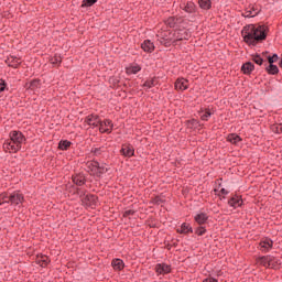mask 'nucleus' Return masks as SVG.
<instances>
[{
  "mask_svg": "<svg viewBox=\"0 0 282 282\" xmlns=\"http://www.w3.org/2000/svg\"><path fill=\"white\" fill-rule=\"evenodd\" d=\"M25 142V137L21 131L13 130L10 132V141H7L4 143V148L8 149V151H13V153H17V151L21 150V144Z\"/></svg>",
  "mask_w": 282,
  "mask_h": 282,
  "instance_id": "nucleus-1",
  "label": "nucleus"
},
{
  "mask_svg": "<svg viewBox=\"0 0 282 282\" xmlns=\"http://www.w3.org/2000/svg\"><path fill=\"white\" fill-rule=\"evenodd\" d=\"M269 32L265 24H248L242 29V36H265Z\"/></svg>",
  "mask_w": 282,
  "mask_h": 282,
  "instance_id": "nucleus-2",
  "label": "nucleus"
},
{
  "mask_svg": "<svg viewBox=\"0 0 282 282\" xmlns=\"http://www.w3.org/2000/svg\"><path fill=\"white\" fill-rule=\"evenodd\" d=\"M260 12L261 8L259 4H249L248 8H246L242 12V17L246 19H253V17H257Z\"/></svg>",
  "mask_w": 282,
  "mask_h": 282,
  "instance_id": "nucleus-3",
  "label": "nucleus"
},
{
  "mask_svg": "<svg viewBox=\"0 0 282 282\" xmlns=\"http://www.w3.org/2000/svg\"><path fill=\"white\" fill-rule=\"evenodd\" d=\"M4 202H7L8 204H12L13 206H19V204H23L24 197L21 192H13L9 194V199Z\"/></svg>",
  "mask_w": 282,
  "mask_h": 282,
  "instance_id": "nucleus-4",
  "label": "nucleus"
},
{
  "mask_svg": "<svg viewBox=\"0 0 282 282\" xmlns=\"http://www.w3.org/2000/svg\"><path fill=\"white\" fill-rule=\"evenodd\" d=\"M181 10H184V12H186L187 14H193V17H197V6L193 1L182 3Z\"/></svg>",
  "mask_w": 282,
  "mask_h": 282,
  "instance_id": "nucleus-5",
  "label": "nucleus"
},
{
  "mask_svg": "<svg viewBox=\"0 0 282 282\" xmlns=\"http://www.w3.org/2000/svg\"><path fill=\"white\" fill-rule=\"evenodd\" d=\"M99 131L100 133H111V131H113V123L111 122V120H101L99 122Z\"/></svg>",
  "mask_w": 282,
  "mask_h": 282,
  "instance_id": "nucleus-6",
  "label": "nucleus"
},
{
  "mask_svg": "<svg viewBox=\"0 0 282 282\" xmlns=\"http://www.w3.org/2000/svg\"><path fill=\"white\" fill-rule=\"evenodd\" d=\"M120 153L124 158H133V155L135 154V149H133V145H131V144H124V145H122Z\"/></svg>",
  "mask_w": 282,
  "mask_h": 282,
  "instance_id": "nucleus-7",
  "label": "nucleus"
},
{
  "mask_svg": "<svg viewBox=\"0 0 282 282\" xmlns=\"http://www.w3.org/2000/svg\"><path fill=\"white\" fill-rule=\"evenodd\" d=\"M259 246L262 252H270V249L272 246H274V242L270 238H264L260 241Z\"/></svg>",
  "mask_w": 282,
  "mask_h": 282,
  "instance_id": "nucleus-8",
  "label": "nucleus"
},
{
  "mask_svg": "<svg viewBox=\"0 0 282 282\" xmlns=\"http://www.w3.org/2000/svg\"><path fill=\"white\" fill-rule=\"evenodd\" d=\"M100 117L96 115H89L86 117L85 122L89 124V127H100Z\"/></svg>",
  "mask_w": 282,
  "mask_h": 282,
  "instance_id": "nucleus-9",
  "label": "nucleus"
},
{
  "mask_svg": "<svg viewBox=\"0 0 282 282\" xmlns=\"http://www.w3.org/2000/svg\"><path fill=\"white\" fill-rule=\"evenodd\" d=\"M188 89V82L185 78H178L175 82L176 91H186Z\"/></svg>",
  "mask_w": 282,
  "mask_h": 282,
  "instance_id": "nucleus-10",
  "label": "nucleus"
},
{
  "mask_svg": "<svg viewBox=\"0 0 282 282\" xmlns=\"http://www.w3.org/2000/svg\"><path fill=\"white\" fill-rule=\"evenodd\" d=\"M155 272L156 274H170L171 272V265L166 264V263H159L155 265Z\"/></svg>",
  "mask_w": 282,
  "mask_h": 282,
  "instance_id": "nucleus-11",
  "label": "nucleus"
},
{
  "mask_svg": "<svg viewBox=\"0 0 282 282\" xmlns=\"http://www.w3.org/2000/svg\"><path fill=\"white\" fill-rule=\"evenodd\" d=\"M91 171L96 173V175H102V173H107L108 169L105 165H100L98 162H94Z\"/></svg>",
  "mask_w": 282,
  "mask_h": 282,
  "instance_id": "nucleus-12",
  "label": "nucleus"
},
{
  "mask_svg": "<svg viewBox=\"0 0 282 282\" xmlns=\"http://www.w3.org/2000/svg\"><path fill=\"white\" fill-rule=\"evenodd\" d=\"M243 41L248 45H257L259 41H265V36H243Z\"/></svg>",
  "mask_w": 282,
  "mask_h": 282,
  "instance_id": "nucleus-13",
  "label": "nucleus"
},
{
  "mask_svg": "<svg viewBox=\"0 0 282 282\" xmlns=\"http://www.w3.org/2000/svg\"><path fill=\"white\" fill-rule=\"evenodd\" d=\"M229 206H231L232 208H239V206H241V204H243V199H241V196H232L229 202H228Z\"/></svg>",
  "mask_w": 282,
  "mask_h": 282,
  "instance_id": "nucleus-14",
  "label": "nucleus"
},
{
  "mask_svg": "<svg viewBox=\"0 0 282 282\" xmlns=\"http://www.w3.org/2000/svg\"><path fill=\"white\" fill-rule=\"evenodd\" d=\"M178 23H182V18L170 17L165 21V25H167V28H177Z\"/></svg>",
  "mask_w": 282,
  "mask_h": 282,
  "instance_id": "nucleus-15",
  "label": "nucleus"
},
{
  "mask_svg": "<svg viewBox=\"0 0 282 282\" xmlns=\"http://www.w3.org/2000/svg\"><path fill=\"white\" fill-rule=\"evenodd\" d=\"M177 232H180V235H188V232H193V227L186 223H183L181 228L177 229Z\"/></svg>",
  "mask_w": 282,
  "mask_h": 282,
  "instance_id": "nucleus-16",
  "label": "nucleus"
},
{
  "mask_svg": "<svg viewBox=\"0 0 282 282\" xmlns=\"http://www.w3.org/2000/svg\"><path fill=\"white\" fill-rule=\"evenodd\" d=\"M260 265H263L264 268H270L272 265V256H265L259 259Z\"/></svg>",
  "mask_w": 282,
  "mask_h": 282,
  "instance_id": "nucleus-17",
  "label": "nucleus"
},
{
  "mask_svg": "<svg viewBox=\"0 0 282 282\" xmlns=\"http://www.w3.org/2000/svg\"><path fill=\"white\" fill-rule=\"evenodd\" d=\"M36 263L41 268H46L47 263H50V258L47 256H37Z\"/></svg>",
  "mask_w": 282,
  "mask_h": 282,
  "instance_id": "nucleus-18",
  "label": "nucleus"
},
{
  "mask_svg": "<svg viewBox=\"0 0 282 282\" xmlns=\"http://www.w3.org/2000/svg\"><path fill=\"white\" fill-rule=\"evenodd\" d=\"M198 6L202 10H210L213 2L210 0H198Z\"/></svg>",
  "mask_w": 282,
  "mask_h": 282,
  "instance_id": "nucleus-19",
  "label": "nucleus"
},
{
  "mask_svg": "<svg viewBox=\"0 0 282 282\" xmlns=\"http://www.w3.org/2000/svg\"><path fill=\"white\" fill-rule=\"evenodd\" d=\"M253 69H254V64L250 62L243 64L241 67V72H243V74H251Z\"/></svg>",
  "mask_w": 282,
  "mask_h": 282,
  "instance_id": "nucleus-20",
  "label": "nucleus"
},
{
  "mask_svg": "<svg viewBox=\"0 0 282 282\" xmlns=\"http://www.w3.org/2000/svg\"><path fill=\"white\" fill-rule=\"evenodd\" d=\"M227 141L230 142L231 144H239V142H241V137H239L236 133L228 134Z\"/></svg>",
  "mask_w": 282,
  "mask_h": 282,
  "instance_id": "nucleus-21",
  "label": "nucleus"
},
{
  "mask_svg": "<svg viewBox=\"0 0 282 282\" xmlns=\"http://www.w3.org/2000/svg\"><path fill=\"white\" fill-rule=\"evenodd\" d=\"M195 221L198 223L199 226H202L203 224H206V221H208V216L204 213H200L195 216Z\"/></svg>",
  "mask_w": 282,
  "mask_h": 282,
  "instance_id": "nucleus-22",
  "label": "nucleus"
},
{
  "mask_svg": "<svg viewBox=\"0 0 282 282\" xmlns=\"http://www.w3.org/2000/svg\"><path fill=\"white\" fill-rule=\"evenodd\" d=\"M7 63L10 67H19V65H21V61L19 59V57L14 56L9 57Z\"/></svg>",
  "mask_w": 282,
  "mask_h": 282,
  "instance_id": "nucleus-23",
  "label": "nucleus"
},
{
  "mask_svg": "<svg viewBox=\"0 0 282 282\" xmlns=\"http://www.w3.org/2000/svg\"><path fill=\"white\" fill-rule=\"evenodd\" d=\"M73 182L77 186H83V184H85V176L83 174H76L73 176Z\"/></svg>",
  "mask_w": 282,
  "mask_h": 282,
  "instance_id": "nucleus-24",
  "label": "nucleus"
},
{
  "mask_svg": "<svg viewBox=\"0 0 282 282\" xmlns=\"http://www.w3.org/2000/svg\"><path fill=\"white\" fill-rule=\"evenodd\" d=\"M141 47L144 52H151L155 46L153 45V42L147 40L141 44Z\"/></svg>",
  "mask_w": 282,
  "mask_h": 282,
  "instance_id": "nucleus-25",
  "label": "nucleus"
},
{
  "mask_svg": "<svg viewBox=\"0 0 282 282\" xmlns=\"http://www.w3.org/2000/svg\"><path fill=\"white\" fill-rule=\"evenodd\" d=\"M140 69H142V67H140V65H131L129 67L126 68V72L128 75H131V74H138V72H140Z\"/></svg>",
  "mask_w": 282,
  "mask_h": 282,
  "instance_id": "nucleus-26",
  "label": "nucleus"
},
{
  "mask_svg": "<svg viewBox=\"0 0 282 282\" xmlns=\"http://www.w3.org/2000/svg\"><path fill=\"white\" fill-rule=\"evenodd\" d=\"M111 264L113 270H122L124 268V262L120 259L112 260Z\"/></svg>",
  "mask_w": 282,
  "mask_h": 282,
  "instance_id": "nucleus-27",
  "label": "nucleus"
},
{
  "mask_svg": "<svg viewBox=\"0 0 282 282\" xmlns=\"http://www.w3.org/2000/svg\"><path fill=\"white\" fill-rule=\"evenodd\" d=\"M200 119L204 121H207L210 116H213V112H210L209 109L203 110L199 112Z\"/></svg>",
  "mask_w": 282,
  "mask_h": 282,
  "instance_id": "nucleus-28",
  "label": "nucleus"
},
{
  "mask_svg": "<svg viewBox=\"0 0 282 282\" xmlns=\"http://www.w3.org/2000/svg\"><path fill=\"white\" fill-rule=\"evenodd\" d=\"M69 147H72V142L69 141H61L58 148L62 151H67L69 149Z\"/></svg>",
  "mask_w": 282,
  "mask_h": 282,
  "instance_id": "nucleus-29",
  "label": "nucleus"
},
{
  "mask_svg": "<svg viewBox=\"0 0 282 282\" xmlns=\"http://www.w3.org/2000/svg\"><path fill=\"white\" fill-rule=\"evenodd\" d=\"M62 61L63 58L61 57V55H55L54 57L51 58L52 65H61Z\"/></svg>",
  "mask_w": 282,
  "mask_h": 282,
  "instance_id": "nucleus-30",
  "label": "nucleus"
},
{
  "mask_svg": "<svg viewBox=\"0 0 282 282\" xmlns=\"http://www.w3.org/2000/svg\"><path fill=\"white\" fill-rule=\"evenodd\" d=\"M98 0H84L82 7L83 8H91L94 3H96Z\"/></svg>",
  "mask_w": 282,
  "mask_h": 282,
  "instance_id": "nucleus-31",
  "label": "nucleus"
},
{
  "mask_svg": "<svg viewBox=\"0 0 282 282\" xmlns=\"http://www.w3.org/2000/svg\"><path fill=\"white\" fill-rule=\"evenodd\" d=\"M268 72L269 74H279V67L276 65L270 64Z\"/></svg>",
  "mask_w": 282,
  "mask_h": 282,
  "instance_id": "nucleus-32",
  "label": "nucleus"
},
{
  "mask_svg": "<svg viewBox=\"0 0 282 282\" xmlns=\"http://www.w3.org/2000/svg\"><path fill=\"white\" fill-rule=\"evenodd\" d=\"M279 265H281V262L279 261V259L272 257V264H269V268H273L274 270H276Z\"/></svg>",
  "mask_w": 282,
  "mask_h": 282,
  "instance_id": "nucleus-33",
  "label": "nucleus"
},
{
  "mask_svg": "<svg viewBox=\"0 0 282 282\" xmlns=\"http://www.w3.org/2000/svg\"><path fill=\"white\" fill-rule=\"evenodd\" d=\"M9 199H10V195H8V194L0 195V204H8Z\"/></svg>",
  "mask_w": 282,
  "mask_h": 282,
  "instance_id": "nucleus-34",
  "label": "nucleus"
},
{
  "mask_svg": "<svg viewBox=\"0 0 282 282\" xmlns=\"http://www.w3.org/2000/svg\"><path fill=\"white\" fill-rule=\"evenodd\" d=\"M154 85H155V79H150V80H147L143 84V87H147L148 89H151V87H154Z\"/></svg>",
  "mask_w": 282,
  "mask_h": 282,
  "instance_id": "nucleus-35",
  "label": "nucleus"
},
{
  "mask_svg": "<svg viewBox=\"0 0 282 282\" xmlns=\"http://www.w3.org/2000/svg\"><path fill=\"white\" fill-rule=\"evenodd\" d=\"M195 232H196V235H198V237H202V236L206 235V228L198 227Z\"/></svg>",
  "mask_w": 282,
  "mask_h": 282,
  "instance_id": "nucleus-36",
  "label": "nucleus"
},
{
  "mask_svg": "<svg viewBox=\"0 0 282 282\" xmlns=\"http://www.w3.org/2000/svg\"><path fill=\"white\" fill-rule=\"evenodd\" d=\"M253 62L257 65H263V58H261V56H259V55L253 56Z\"/></svg>",
  "mask_w": 282,
  "mask_h": 282,
  "instance_id": "nucleus-37",
  "label": "nucleus"
},
{
  "mask_svg": "<svg viewBox=\"0 0 282 282\" xmlns=\"http://www.w3.org/2000/svg\"><path fill=\"white\" fill-rule=\"evenodd\" d=\"M276 61H279V56L275 54L272 57H269V63L270 65H272L273 63H276Z\"/></svg>",
  "mask_w": 282,
  "mask_h": 282,
  "instance_id": "nucleus-38",
  "label": "nucleus"
},
{
  "mask_svg": "<svg viewBox=\"0 0 282 282\" xmlns=\"http://www.w3.org/2000/svg\"><path fill=\"white\" fill-rule=\"evenodd\" d=\"M101 152H102V149H100V148H95L94 149L95 155H100Z\"/></svg>",
  "mask_w": 282,
  "mask_h": 282,
  "instance_id": "nucleus-39",
  "label": "nucleus"
},
{
  "mask_svg": "<svg viewBox=\"0 0 282 282\" xmlns=\"http://www.w3.org/2000/svg\"><path fill=\"white\" fill-rule=\"evenodd\" d=\"M203 282H219V281H217V279H215V278H207V279L203 280Z\"/></svg>",
  "mask_w": 282,
  "mask_h": 282,
  "instance_id": "nucleus-40",
  "label": "nucleus"
},
{
  "mask_svg": "<svg viewBox=\"0 0 282 282\" xmlns=\"http://www.w3.org/2000/svg\"><path fill=\"white\" fill-rule=\"evenodd\" d=\"M275 131H276V133H282V123H280L275 127Z\"/></svg>",
  "mask_w": 282,
  "mask_h": 282,
  "instance_id": "nucleus-41",
  "label": "nucleus"
},
{
  "mask_svg": "<svg viewBox=\"0 0 282 282\" xmlns=\"http://www.w3.org/2000/svg\"><path fill=\"white\" fill-rule=\"evenodd\" d=\"M6 89V84H3V80L0 79V91H3Z\"/></svg>",
  "mask_w": 282,
  "mask_h": 282,
  "instance_id": "nucleus-42",
  "label": "nucleus"
},
{
  "mask_svg": "<svg viewBox=\"0 0 282 282\" xmlns=\"http://www.w3.org/2000/svg\"><path fill=\"white\" fill-rule=\"evenodd\" d=\"M160 43H164V45H169V42H165L164 37L160 39Z\"/></svg>",
  "mask_w": 282,
  "mask_h": 282,
  "instance_id": "nucleus-43",
  "label": "nucleus"
},
{
  "mask_svg": "<svg viewBox=\"0 0 282 282\" xmlns=\"http://www.w3.org/2000/svg\"><path fill=\"white\" fill-rule=\"evenodd\" d=\"M220 193H223V195H228V191H226V188H221Z\"/></svg>",
  "mask_w": 282,
  "mask_h": 282,
  "instance_id": "nucleus-44",
  "label": "nucleus"
}]
</instances>
